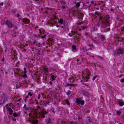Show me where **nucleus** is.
<instances>
[{
    "label": "nucleus",
    "mask_w": 124,
    "mask_h": 124,
    "mask_svg": "<svg viewBox=\"0 0 124 124\" xmlns=\"http://www.w3.org/2000/svg\"><path fill=\"white\" fill-rule=\"evenodd\" d=\"M22 22H24L25 24H28L30 22V20L27 18H24L22 20Z\"/></svg>",
    "instance_id": "12"
},
{
    "label": "nucleus",
    "mask_w": 124,
    "mask_h": 124,
    "mask_svg": "<svg viewBox=\"0 0 124 124\" xmlns=\"http://www.w3.org/2000/svg\"><path fill=\"white\" fill-rule=\"evenodd\" d=\"M68 35L70 36V37L72 36V35H71V34L70 33H69L68 34Z\"/></svg>",
    "instance_id": "53"
},
{
    "label": "nucleus",
    "mask_w": 124,
    "mask_h": 124,
    "mask_svg": "<svg viewBox=\"0 0 124 124\" xmlns=\"http://www.w3.org/2000/svg\"><path fill=\"white\" fill-rule=\"evenodd\" d=\"M76 61H77V62L76 63H77V64H80L81 63V61L80 60H79L77 59Z\"/></svg>",
    "instance_id": "26"
},
{
    "label": "nucleus",
    "mask_w": 124,
    "mask_h": 124,
    "mask_svg": "<svg viewBox=\"0 0 124 124\" xmlns=\"http://www.w3.org/2000/svg\"><path fill=\"white\" fill-rule=\"evenodd\" d=\"M89 118V119H88V121L90 123H92V119H91V118H90V117H88Z\"/></svg>",
    "instance_id": "41"
},
{
    "label": "nucleus",
    "mask_w": 124,
    "mask_h": 124,
    "mask_svg": "<svg viewBox=\"0 0 124 124\" xmlns=\"http://www.w3.org/2000/svg\"><path fill=\"white\" fill-rule=\"evenodd\" d=\"M17 28L16 26H15L14 28H13V30H15L16 29H17Z\"/></svg>",
    "instance_id": "50"
},
{
    "label": "nucleus",
    "mask_w": 124,
    "mask_h": 124,
    "mask_svg": "<svg viewBox=\"0 0 124 124\" xmlns=\"http://www.w3.org/2000/svg\"><path fill=\"white\" fill-rule=\"evenodd\" d=\"M27 71L26 70V69L25 68H24V71L23 72V77H25L27 76L26 73Z\"/></svg>",
    "instance_id": "15"
},
{
    "label": "nucleus",
    "mask_w": 124,
    "mask_h": 124,
    "mask_svg": "<svg viewBox=\"0 0 124 124\" xmlns=\"http://www.w3.org/2000/svg\"><path fill=\"white\" fill-rule=\"evenodd\" d=\"M99 59H100L101 60H102L103 59V58L101 57V58H100Z\"/></svg>",
    "instance_id": "57"
},
{
    "label": "nucleus",
    "mask_w": 124,
    "mask_h": 124,
    "mask_svg": "<svg viewBox=\"0 0 124 124\" xmlns=\"http://www.w3.org/2000/svg\"><path fill=\"white\" fill-rule=\"evenodd\" d=\"M38 28V26H37L36 27V29H37V28Z\"/></svg>",
    "instance_id": "60"
},
{
    "label": "nucleus",
    "mask_w": 124,
    "mask_h": 124,
    "mask_svg": "<svg viewBox=\"0 0 124 124\" xmlns=\"http://www.w3.org/2000/svg\"><path fill=\"white\" fill-rule=\"evenodd\" d=\"M17 11V9H13L12 10V11L13 13H15Z\"/></svg>",
    "instance_id": "33"
},
{
    "label": "nucleus",
    "mask_w": 124,
    "mask_h": 124,
    "mask_svg": "<svg viewBox=\"0 0 124 124\" xmlns=\"http://www.w3.org/2000/svg\"><path fill=\"white\" fill-rule=\"evenodd\" d=\"M99 37L102 41H104L105 39V38L104 35H101Z\"/></svg>",
    "instance_id": "21"
},
{
    "label": "nucleus",
    "mask_w": 124,
    "mask_h": 124,
    "mask_svg": "<svg viewBox=\"0 0 124 124\" xmlns=\"http://www.w3.org/2000/svg\"><path fill=\"white\" fill-rule=\"evenodd\" d=\"M23 108L26 110H28L29 109V108L26 105V104L24 105Z\"/></svg>",
    "instance_id": "23"
},
{
    "label": "nucleus",
    "mask_w": 124,
    "mask_h": 124,
    "mask_svg": "<svg viewBox=\"0 0 124 124\" xmlns=\"http://www.w3.org/2000/svg\"><path fill=\"white\" fill-rule=\"evenodd\" d=\"M20 101V99H18V100H17L16 101Z\"/></svg>",
    "instance_id": "59"
},
{
    "label": "nucleus",
    "mask_w": 124,
    "mask_h": 124,
    "mask_svg": "<svg viewBox=\"0 0 124 124\" xmlns=\"http://www.w3.org/2000/svg\"><path fill=\"white\" fill-rule=\"evenodd\" d=\"M23 52H26V49H22L21 50Z\"/></svg>",
    "instance_id": "43"
},
{
    "label": "nucleus",
    "mask_w": 124,
    "mask_h": 124,
    "mask_svg": "<svg viewBox=\"0 0 124 124\" xmlns=\"http://www.w3.org/2000/svg\"><path fill=\"white\" fill-rule=\"evenodd\" d=\"M13 116L15 117H17V114L16 113H14L13 114Z\"/></svg>",
    "instance_id": "35"
},
{
    "label": "nucleus",
    "mask_w": 124,
    "mask_h": 124,
    "mask_svg": "<svg viewBox=\"0 0 124 124\" xmlns=\"http://www.w3.org/2000/svg\"><path fill=\"white\" fill-rule=\"evenodd\" d=\"M93 65L95 66V67H99V65L97 63L93 62L92 63Z\"/></svg>",
    "instance_id": "25"
},
{
    "label": "nucleus",
    "mask_w": 124,
    "mask_h": 124,
    "mask_svg": "<svg viewBox=\"0 0 124 124\" xmlns=\"http://www.w3.org/2000/svg\"><path fill=\"white\" fill-rule=\"evenodd\" d=\"M61 4L63 5H66V2L64 1H61Z\"/></svg>",
    "instance_id": "29"
},
{
    "label": "nucleus",
    "mask_w": 124,
    "mask_h": 124,
    "mask_svg": "<svg viewBox=\"0 0 124 124\" xmlns=\"http://www.w3.org/2000/svg\"><path fill=\"white\" fill-rule=\"evenodd\" d=\"M116 113L117 115H118L120 116L121 113V112L117 110L116 111Z\"/></svg>",
    "instance_id": "31"
},
{
    "label": "nucleus",
    "mask_w": 124,
    "mask_h": 124,
    "mask_svg": "<svg viewBox=\"0 0 124 124\" xmlns=\"http://www.w3.org/2000/svg\"><path fill=\"white\" fill-rule=\"evenodd\" d=\"M18 85H16V88L17 89L19 87V86H18Z\"/></svg>",
    "instance_id": "55"
},
{
    "label": "nucleus",
    "mask_w": 124,
    "mask_h": 124,
    "mask_svg": "<svg viewBox=\"0 0 124 124\" xmlns=\"http://www.w3.org/2000/svg\"><path fill=\"white\" fill-rule=\"evenodd\" d=\"M65 101L66 103L68 105H70V103L68 100L66 99L65 100Z\"/></svg>",
    "instance_id": "28"
},
{
    "label": "nucleus",
    "mask_w": 124,
    "mask_h": 124,
    "mask_svg": "<svg viewBox=\"0 0 124 124\" xmlns=\"http://www.w3.org/2000/svg\"><path fill=\"white\" fill-rule=\"evenodd\" d=\"M121 82L123 83L124 82V78L121 79L120 80Z\"/></svg>",
    "instance_id": "45"
},
{
    "label": "nucleus",
    "mask_w": 124,
    "mask_h": 124,
    "mask_svg": "<svg viewBox=\"0 0 124 124\" xmlns=\"http://www.w3.org/2000/svg\"><path fill=\"white\" fill-rule=\"evenodd\" d=\"M98 76L97 75H95L94 76L93 78V81Z\"/></svg>",
    "instance_id": "34"
},
{
    "label": "nucleus",
    "mask_w": 124,
    "mask_h": 124,
    "mask_svg": "<svg viewBox=\"0 0 124 124\" xmlns=\"http://www.w3.org/2000/svg\"><path fill=\"white\" fill-rule=\"evenodd\" d=\"M90 73L87 70H85L83 71V78L84 80V82H87L89 79V76Z\"/></svg>",
    "instance_id": "5"
},
{
    "label": "nucleus",
    "mask_w": 124,
    "mask_h": 124,
    "mask_svg": "<svg viewBox=\"0 0 124 124\" xmlns=\"http://www.w3.org/2000/svg\"><path fill=\"white\" fill-rule=\"evenodd\" d=\"M3 2H1L0 3V5L1 6H3Z\"/></svg>",
    "instance_id": "52"
},
{
    "label": "nucleus",
    "mask_w": 124,
    "mask_h": 124,
    "mask_svg": "<svg viewBox=\"0 0 124 124\" xmlns=\"http://www.w3.org/2000/svg\"><path fill=\"white\" fill-rule=\"evenodd\" d=\"M21 115V112H19L17 113V117H19Z\"/></svg>",
    "instance_id": "40"
},
{
    "label": "nucleus",
    "mask_w": 124,
    "mask_h": 124,
    "mask_svg": "<svg viewBox=\"0 0 124 124\" xmlns=\"http://www.w3.org/2000/svg\"><path fill=\"white\" fill-rule=\"evenodd\" d=\"M17 16L18 17H20V15H19V14H17Z\"/></svg>",
    "instance_id": "54"
},
{
    "label": "nucleus",
    "mask_w": 124,
    "mask_h": 124,
    "mask_svg": "<svg viewBox=\"0 0 124 124\" xmlns=\"http://www.w3.org/2000/svg\"><path fill=\"white\" fill-rule=\"evenodd\" d=\"M5 107L6 108L7 110L8 109V108H10V107H9L8 105V104H7L6 105Z\"/></svg>",
    "instance_id": "38"
},
{
    "label": "nucleus",
    "mask_w": 124,
    "mask_h": 124,
    "mask_svg": "<svg viewBox=\"0 0 124 124\" xmlns=\"http://www.w3.org/2000/svg\"><path fill=\"white\" fill-rule=\"evenodd\" d=\"M91 3H92V4H93L94 3V2L93 1H91Z\"/></svg>",
    "instance_id": "62"
},
{
    "label": "nucleus",
    "mask_w": 124,
    "mask_h": 124,
    "mask_svg": "<svg viewBox=\"0 0 124 124\" xmlns=\"http://www.w3.org/2000/svg\"><path fill=\"white\" fill-rule=\"evenodd\" d=\"M46 102L47 103H49V101H46Z\"/></svg>",
    "instance_id": "61"
},
{
    "label": "nucleus",
    "mask_w": 124,
    "mask_h": 124,
    "mask_svg": "<svg viewBox=\"0 0 124 124\" xmlns=\"http://www.w3.org/2000/svg\"><path fill=\"white\" fill-rule=\"evenodd\" d=\"M97 56L98 58L99 59L100 58H101V57L100 56Z\"/></svg>",
    "instance_id": "51"
},
{
    "label": "nucleus",
    "mask_w": 124,
    "mask_h": 124,
    "mask_svg": "<svg viewBox=\"0 0 124 124\" xmlns=\"http://www.w3.org/2000/svg\"><path fill=\"white\" fill-rule=\"evenodd\" d=\"M49 83L51 85H53V83L51 81L49 82Z\"/></svg>",
    "instance_id": "48"
},
{
    "label": "nucleus",
    "mask_w": 124,
    "mask_h": 124,
    "mask_svg": "<svg viewBox=\"0 0 124 124\" xmlns=\"http://www.w3.org/2000/svg\"><path fill=\"white\" fill-rule=\"evenodd\" d=\"M118 104L120 106H122L124 105V102L122 100H119L118 101Z\"/></svg>",
    "instance_id": "13"
},
{
    "label": "nucleus",
    "mask_w": 124,
    "mask_h": 124,
    "mask_svg": "<svg viewBox=\"0 0 124 124\" xmlns=\"http://www.w3.org/2000/svg\"><path fill=\"white\" fill-rule=\"evenodd\" d=\"M88 47H89L88 49H85L86 51H87L88 50H92L94 48L93 46L91 45H89Z\"/></svg>",
    "instance_id": "17"
},
{
    "label": "nucleus",
    "mask_w": 124,
    "mask_h": 124,
    "mask_svg": "<svg viewBox=\"0 0 124 124\" xmlns=\"http://www.w3.org/2000/svg\"><path fill=\"white\" fill-rule=\"evenodd\" d=\"M5 25H6L10 29L12 28L13 27L14 24L10 20H8L6 21Z\"/></svg>",
    "instance_id": "9"
},
{
    "label": "nucleus",
    "mask_w": 124,
    "mask_h": 124,
    "mask_svg": "<svg viewBox=\"0 0 124 124\" xmlns=\"http://www.w3.org/2000/svg\"><path fill=\"white\" fill-rule=\"evenodd\" d=\"M1 61L2 62H4V57H3L2 58V59L1 60Z\"/></svg>",
    "instance_id": "49"
},
{
    "label": "nucleus",
    "mask_w": 124,
    "mask_h": 124,
    "mask_svg": "<svg viewBox=\"0 0 124 124\" xmlns=\"http://www.w3.org/2000/svg\"><path fill=\"white\" fill-rule=\"evenodd\" d=\"M110 18L108 15H106L102 18L103 23L105 24V26L108 30L110 29L109 27L110 24L109 19Z\"/></svg>",
    "instance_id": "3"
},
{
    "label": "nucleus",
    "mask_w": 124,
    "mask_h": 124,
    "mask_svg": "<svg viewBox=\"0 0 124 124\" xmlns=\"http://www.w3.org/2000/svg\"><path fill=\"white\" fill-rule=\"evenodd\" d=\"M123 75H120L119 77V78H120Z\"/></svg>",
    "instance_id": "58"
},
{
    "label": "nucleus",
    "mask_w": 124,
    "mask_h": 124,
    "mask_svg": "<svg viewBox=\"0 0 124 124\" xmlns=\"http://www.w3.org/2000/svg\"><path fill=\"white\" fill-rule=\"evenodd\" d=\"M52 112L54 113L55 112V109H54V108H53L52 109Z\"/></svg>",
    "instance_id": "44"
},
{
    "label": "nucleus",
    "mask_w": 124,
    "mask_h": 124,
    "mask_svg": "<svg viewBox=\"0 0 124 124\" xmlns=\"http://www.w3.org/2000/svg\"><path fill=\"white\" fill-rule=\"evenodd\" d=\"M39 31L40 33L41 34L40 37L43 39H44L45 37L46 36V34H44L43 35V34L42 33H41V31H40V29H39Z\"/></svg>",
    "instance_id": "18"
},
{
    "label": "nucleus",
    "mask_w": 124,
    "mask_h": 124,
    "mask_svg": "<svg viewBox=\"0 0 124 124\" xmlns=\"http://www.w3.org/2000/svg\"><path fill=\"white\" fill-rule=\"evenodd\" d=\"M81 11L79 10H70V11L69 16H78L79 15V14Z\"/></svg>",
    "instance_id": "6"
},
{
    "label": "nucleus",
    "mask_w": 124,
    "mask_h": 124,
    "mask_svg": "<svg viewBox=\"0 0 124 124\" xmlns=\"http://www.w3.org/2000/svg\"><path fill=\"white\" fill-rule=\"evenodd\" d=\"M67 86H70L72 87H75L77 86V85L76 84H67Z\"/></svg>",
    "instance_id": "22"
},
{
    "label": "nucleus",
    "mask_w": 124,
    "mask_h": 124,
    "mask_svg": "<svg viewBox=\"0 0 124 124\" xmlns=\"http://www.w3.org/2000/svg\"><path fill=\"white\" fill-rule=\"evenodd\" d=\"M59 26L58 25H56V27H59Z\"/></svg>",
    "instance_id": "63"
},
{
    "label": "nucleus",
    "mask_w": 124,
    "mask_h": 124,
    "mask_svg": "<svg viewBox=\"0 0 124 124\" xmlns=\"http://www.w3.org/2000/svg\"><path fill=\"white\" fill-rule=\"evenodd\" d=\"M82 99L81 98H76V103L77 104H81L83 105L84 104L85 101L84 100H81Z\"/></svg>",
    "instance_id": "8"
},
{
    "label": "nucleus",
    "mask_w": 124,
    "mask_h": 124,
    "mask_svg": "<svg viewBox=\"0 0 124 124\" xmlns=\"http://www.w3.org/2000/svg\"><path fill=\"white\" fill-rule=\"evenodd\" d=\"M122 116L123 117H124V115H123Z\"/></svg>",
    "instance_id": "64"
},
{
    "label": "nucleus",
    "mask_w": 124,
    "mask_h": 124,
    "mask_svg": "<svg viewBox=\"0 0 124 124\" xmlns=\"http://www.w3.org/2000/svg\"><path fill=\"white\" fill-rule=\"evenodd\" d=\"M34 112H36L38 113V117L40 116L41 117L44 118L45 117V115L47 114L48 112V110L45 109H41L39 106H38L37 108Z\"/></svg>",
    "instance_id": "2"
},
{
    "label": "nucleus",
    "mask_w": 124,
    "mask_h": 124,
    "mask_svg": "<svg viewBox=\"0 0 124 124\" xmlns=\"http://www.w3.org/2000/svg\"><path fill=\"white\" fill-rule=\"evenodd\" d=\"M84 35L86 37H87L88 36H89V34L87 33L86 32H85V33Z\"/></svg>",
    "instance_id": "32"
},
{
    "label": "nucleus",
    "mask_w": 124,
    "mask_h": 124,
    "mask_svg": "<svg viewBox=\"0 0 124 124\" xmlns=\"http://www.w3.org/2000/svg\"><path fill=\"white\" fill-rule=\"evenodd\" d=\"M75 4L76 6L78 7H79L80 6V4L79 2H78L77 3H76V2H75Z\"/></svg>",
    "instance_id": "30"
},
{
    "label": "nucleus",
    "mask_w": 124,
    "mask_h": 124,
    "mask_svg": "<svg viewBox=\"0 0 124 124\" xmlns=\"http://www.w3.org/2000/svg\"><path fill=\"white\" fill-rule=\"evenodd\" d=\"M70 124H76V122L73 121L70 122Z\"/></svg>",
    "instance_id": "42"
},
{
    "label": "nucleus",
    "mask_w": 124,
    "mask_h": 124,
    "mask_svg": "<svg viewBox=\"0 0 124 124\" xmlns=\"http://www.w3.org/2000/svg\"><path fill=\"white\" fill-rule=\"evenodd\" d=\"M54 122V119H52L50 118L46 120V124H52Z\"/></svg>",
    "instance_id": "11"
},
{
    "label": "nucleus",
    "mask_w": 124,
    "mask_h": 124,
    "mask_svg": "<svg viewBox=\"0 0 124 124\" xmlns=\"http://www.w3.org/2000/svg\"><path fill=\"white\" fill-rule=\"evenodd\" d=\"M12 120L13 121H16V119L13 117L12 118Z\"/></svg>",
    "instance_id": "46"
},
{
    "label": "nucleus",
    "mask_w": 124,
    "mask_h": 124,
    "mask_svg": "<svg viewBox=\"0 0 124 124\" xmlns=\"http://www.w3.org/2000/svg\"><path fill=\"white\" fill-rule=\"evenodd\" d=\"M44 13L45 14H48V12L46 10H45V11Z\"/></svg>",
    "instance_id": "47"
},
{
    "label": "nucleus",
    "mask_w": 124,
    "mask_h": 124,
    "mask_svg": "<svg viewBox=\"0 0 124 124\" xmlns=\"http://www.w3.org/2000/svg\"><path fill=\"white\" fill-rule=\"evenodd\" d=\"M38 113L36 112H33L31 114H29V118L27 121L31 123V124H38V121L37 119Z\"/></svg>",
    "instance_id": "1"
},
{
    "label": "nucleus",
    "mask_w": 124,
    "mask_h": 124,
    "mask_svg": "<svg viewBox=\"0 0 124 124\" xmlns=\"http://www.w3.org/2000/svg\"><path fill=\"white\" fill-rule=\"evenodd\" d=\"M51 80L52 81H54L55 80V78H56L57 77L56 76H54V75H52L51 76Z\"/></svg>",
    "instance_id": "19"
},
{
    "label": "nucleus",
    "mask_w": 124,
    "mask_h": 124,
    "mask_svg": "<svg viewBox=\"0 0 124 124\" xmlns=\"http://www.w3.org/2000/svg\"><path fill=\"white\" fill-rule=\"evenodd\" d=\"M67 5H66L65 6L64 5H62V8L63 9H64V10H65V6H67Z\"/></svg>",
    "instance_id": "37"
},
{
    "label": "nucleus",
    "mask_w": 124,
    "mask_h": 124,
    "mask_svg": "<svg viewBox=\"0 0 124 124\" xmlns=\"http://www.w3.org/2000/svg\"><path fill=\"white\" fill-rule=\"evenodd\" d=\"M87 27L86 26L84 25L83 26H82L81 27V28H80L79 29V31L81 30H84L87 28Z\"/></svg>",
    "instance_id": "20"
},
{
    "label": "nucleus",
    "mask_w": 124,
    "mask_h": 124,
    "mask_svg": "<svg viewBox=\"0 0 124 124\" xmlns=\"http://www.w3.org/2000/svg\"><path fill=\"white\" fill-rule=\"evenodd\" d=\"M58 23L61 25H62L63 24V26H62L61 27L63 28H66L67 27L68 25L67 22L66 21H64L61 18L58 20Z\"/></svg>",
    "instance_id": "7"
},
{
    "label": "nucleus",
    "mask_w": 124,
    "mask_h": 124,
    "mask_svg": "<svg viewBox=\"0 0 124 124\" xmlns=\"http://www.w3.org/2000/svg\"><path fill=\"white\" fill-rule=\"evenodd\" d=\"M42 72L43 74L45 75V77H46L47 76V74H48V71L47 69L44 67L42 69Z\"/></svg>",
    "instance_id": "10"
},
{
    "label": "nucleus",
    "mask_w": 124,
    "mask_h": 124,
    "mask_svg": "<svg viewBox=\"0 0 124 124\" xmlns=\"http://www.w3.org/2000/svg\"><path fill=\"white\" fill-rule=\"evenodd\" d=\"M38 41L36 40H34V41L33 42V43L34 44H37L38 43Z\"/></svg>",
    "instance_id": "39"
},
{
    "label": "nucleus",
    "mask_w": 124,
    "mask_h": 124,
    "mask_svg": "<svg viewBox=\"0 0 124 124\" xmlns=\"http://www.w3.org/2000/svg\"><path fill=\"white\" fill-rule=\"evenodd\" d=\"M39 96L38 97V99H39L40 98V96L39 94Z\"/></svg>",
    "instance_id": "56"
},
{
    "label": "nucleus",
    "mask_w": 124,
    "mask_h": 124,
    "mask_svg": "<svg viewBox=\"0 0 124 124\" xmlns=\"http://www.w3.org/2000/svg\"><path fill=\"white\" fill-rule=\"evenodd\" d=\"M8 111L9 113V114L10 115H12L13 112V110L11 108H8V109L7 110Z\"/></svg>",
    "instance_id": "14"
},
{
    "label": "nucleus",
    "mask_w": 124,
    "mask_h": 124,
    "mask_svg": "<svg viewBox=\"0 0 124 124\" xmlns=\"http://www.w3.org/2000/svg\"><path fill=\"white\" fill-rule=\"evenodd\" d=\"M71 33L73 35H75V37H76V35H77H77H78L79 36H81V34H77V32L76 31H71Z\"/></svg>",
    "instance_id": "16"
},
{
    "label": "nucleus",
    "mask_w": 124,
    "mask_h": 124,
    "mask_svg": "<svg viewBox=\"0 0 124 124\" xmlns=\"http://www.w3.org/2000/svg\"><path fill=\"white\" fill-rule=\"evenodd\" d=\"M32 95V93H28V95L27 96H26L25 97V99H27V98L29 97V96H30V97L31 98V97Z\"/></svg>",
    "instance_id": "27"
},
{
    "label": "nucleus",
    "mask_w": 124,
    "mask_h": 124,
    "mask_svg": "<svg viewBox=\"0 0 124 124\" xmlns=\"http://www.w3.org/2000/svg\"><path fill=\"white\" fill-rule=\"evenodd\" d=\"M84 15L83 14L81 13V12H80L79 15L78 16H79V17L81 19H82Z\"/></svg>",
    "instance_id": "24"
},
{
    "label": "nucleus",
    "mask_w": 124,
    "mask_h": 124,
    "mask_svg": "<svg viewBox=\"0 0 124 124\" xmlns=\"http://www.w3.org/2000/svg\"><path fill=\"white\" fill-rule=\"evenodd\" d=\"M114 56H123L124 55V48H119L116 49L114 53Z\"/></svg>",
    "instance_id": "4"
},
{
    "label": "nucleus",
    "mask_w": 124,
    "mask_h": 124,
    "mask_svg": "<svg viewBox=\"0 0 124 124\" xmlns=\"http://www.w3.org/2000/svg\"><path fill=\"white\" fill-rule=\"evenodd\" d=\"M72 48L73 49L76 50V46L75 45H73L72 46Z\"/></svg>",
    "instance_id": "36"
}]
</instances>
